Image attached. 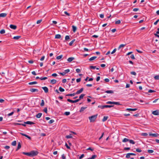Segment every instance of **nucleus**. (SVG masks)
I'll return each instance as SVG.
<instances>
[{"label":"nucleus","mask_w":159,"mask_h":159,"mask_svg":"<svg viewBox=\"0 0 159 159\" xmlns=\"http://www.w3.org/2000/svg\"><path fill=\"white\" fill-rule=\"evenodd\" d=\"M43 111L46 113H47V107H45L44 108V110H43Z\"/></svg>","instance_id":"64"},{"label":"nucleus","mask_w":159,"mask_h":159,"mask_svg":"<svg viewBox=\"0 0 159 159\" xmlns=\"http://www.w3.org/2000/svg\"><path fill=\"white\" fill-rule=\"evenodd\" d=\"M30 91L31 92H38V90L37 89H30Z\"/></svg>","instance_id":"11"},{"label":"nucleus","mask_w":159,"mask_h":159,"mask_svg":"<svg viewBox=\"0 0 159 159\" xmlns=\"http://www.w3.org/2000/svg\"><path fill=\"white\" fill-rule=\"evenodd\" d=\"M16 141H14L11 143V145L13 146H16Z\"/></svg>","instance_id":"38"},{"label":"nucleus","mask_w":159,"mask_h":159,"mask_svg":"<svg viewBox=\"0 0 159 159\" xmlns=\"http://www.w3.org/2000/svg\"><path fill=\"white\" fill-rule=\"evenodd\" d=\"M75 95H76V94H75V93H72V94H66V96H74Z\"/></svg>","instance_id":"28"},{"label":"nucleus","mask_w":159,"mask_h":159,"mask_svg":"<svg viewBox=\"0 0 159 159\" xmlns=\"http://www.w3.org/2000/svg\"><path fill=\"white\" fill-rule=\"evenodd\" d=\"M129 139H128L125 138L122 140V142H126L129 141Z\"/></svg>","instance_id":"31"},{"label":"nucleus","mask_w":159,"mask_h":159,"mask_svg":"<svg viewBox=\"0 0 159 159\" xmlns=\"http://www.w3.org/2000/svg\"><path fill=\"white\" fill-rule=\"evenodd\" d=\"M59 90L60 92H63L65 91L64 89L62 88L61 87H60L59 88Z\"/></svg>","instance_id":"35"},{"label":"nucleus","mask_w":159,"mask_h":159,"mask_svg":"<svg viewBox=\"0 0 159 159\" xmlns=\"http://www.w3.org/2000/svg\"><path fill=\"white\" fill-rule=\"evenodd\" d=\"M87 108V107H81L80 111V112H81L83 111H84V110Z\"/></svg>","instance_id":"15"},{"label":"nucleus","mask_w":159,"mask_h":159,"mask_svg":"<svg viewBox=\"0 0 159 159\" xmlns=\"http://www.w3.org/2000/svg\"><path fill=\"white\" fill-rule=\"evenodd\" d=\"M22 153L25 155L29 157H34L36 156L38 154V152L36 151H31L30 152H23Z\"/></svg>","instance_id":"1"},{"label":"nucleus","mask_w":159,"mask_h":159,"mask_svg":"<svg viewBox=\"0 0 159 159\" xmlns=\"http://www.w3.org/2000/svg\"><path fill=\"white\" fill-rule=\"evenodd\" d=\"M105 92L107 93H114V92L112 90H107Z\"/></svg>","instance_id":"25"},{"label":"nucleus","mask_w":159,"mask_h":159,"mask_svg":"<svg viewBox=\"0 0 159 159\" xmlns=\"http://www.w3.org/2000/svg\"><path fill=\"white\" fill-rule=\"evenodd\" d=\"M63 57V55H60L59 56H57L56 57V59L57 60H59L61 59Z\"/></svg>","instance_id":"36"},{"label":"nucleus","mask_w":159,"mask_h":159,"mask_svg":"<svg viewBox=\"0 0 159 159\" xmlns=\"http://www.w3.org/2000/svg\"><path fill=\"white\" fill-rule=\"evenodd\" d=\"M44 101L43 100H41V102L40 104V106L41 107H43V106H44Z\"/></svg>","instance_id":"33"},{"label":"nucleus","mask_w":159,"mask_h":159,"mask_svg":"<svg viewBox=\"0 0 159 159\" xmlns=\"http://www.w3.org/2000/svg\"><path fill=\"white\" fill-rule=\"evenodd\" d=\"M97 157V156L96 155H93L92 156V157L90 158H88L87 159H94L96 158Z\"/></svg>","instance_id":"27"},{"label":"nucleus","mask_w":159,"mask_h":159,"mask_svg":"<svg viewBox=\"0 0 159 159\" xmlns=\"http://www.w3.org/2000/svg\"><path fill=\"white\" fill-rule=\"evenodd\" d=\"M120 20H118L117 21H116L115 24H119L120 23Z\"/></svg>","instance_id":"51"},{"label":"nucleus","mask_w":159,"mask_h":159,"mask_svg":"<svg viewBox=\"0 0 159 159\" xmlns=\"http://www.w3.org/2000/svg\"><path fill=\"white\" fill-rule=\"evenodd\" d=\"M98 115L97 114L89 117V118L90 122H94L97 117Z\"/></svg>","instance_id":"2"},{"label":"nucleus","mask_w":159,"mask_h":159,"mask_svg":"<svg viewBox=\"0 0 159 159\" xmlns=\"http://www.w3.org/2000/svg\"><path fill=\"white\" fill-rule=\"evenodd\" d=\"M10 146H6L4 147V148L7 149H9L10 148Z\"/></svg>","instance_id":"62"},{"label":"nucleus","mask_w":159,"mask_h":159,"mask_svg":"<svg viewBox=\"0 0 159 159\" xmlns=\"http://www.w3.org/2000/svg\"><path fill=\"white\" fill-rule=\"evenodd\" d=\"M42 88L44 90V92L45 93H47L48 92V88L46 87H42Z\"/></svg>","instance_id":"9"},{"label":"nucleus","mask_w":159,"mask_h":159,"mask_svg":"<svg viewBox=\"0 0 159 159\" xmlns=\"http://www.w3.org/2000/svg\"><path fill=\"white\" fill-rule=\"evenodd\" d=\"M42 21V19H40V20H39L37 21L36 23H37V24H39V23H40Z\"/></svg>","instance_id":"56"},{"label":"nucleus","mask_w":159,"mask_h":159,"mask_svg":"<svg viewBox=\"0 0 159 159\" xmlns=\"http://www.w3.org/2000/svg\"><path fill=\"white\" fill-rule=\"evenodd\" d=\"M126 110L129 111H135L137 110V108H127L126 109Z\"/></svg>","instance_id":"17"},{"label":"nucleus","mask_w":159,"mask_h":159,"mask_svg":"<svg viewBox=\"0 0 159 159\" xmlns=\"http://www.w3.org/2000/svg\"><path fill=\"white\" fill-rule=\"evenodd\" d=\"M154 78L155 80H159V75H157L155 76L154 77Z\"/></svg>","instance_id":"43"},{"label":"nucleus","mask_w":159,"mask_h":159,"mask_svg":"<svg viewBox=\"0 0 159 159\" xmlns=\"http://www.w3.org/2000/svg\"><path fill=\"white\" fill-rule=\"evenodd\" d=\"M47 79V77H44L43 78L41 77L40 79L41 80H45Z\"/></svg>","instance_id":"54"},{"label":"nucleus","mask_w":159,"mask_h":159,"mask_svg":"<svg viewBox=\"0 0 159 159\" xmlns=\"http://www.w3.org/2000/svg\"><path fill=\"white\" fill-rule=\"evenodd\" d=\"M97 57L96 56L93 57H91L89 59V60L90 61H92V60H93L95 59Z\"/></svg>","instance_id":"32"},{"label":"nucleus","mask_w":159,"mask_h":159,"mask_svg":"<svg viewBox=\"0 0 159 159\" xmlns=\"http://www.w3.org/2000/svg\"><path fill=\"white\" fill-rule=\"evenodd\" d=\"M5 32V30L4 29H2V30L0 31V33L1 34H4Z\"/></svg>","instance_id":"39"},{"label":"nucleus","mask_w":159,"mask_h":159,"mask_svg":"<svg viewBox=\"0 0 159 159\" xmlns=\"http://www.w3.org/2000/svg\"><path fill=\"white\" fill-rule=\"evenodd\" d=\"M65 146L68 149H70V147L66 143H65Z\"/></svg>","instance_id":"58"},{"label":"nucleus","mask_w":159,"mask_h":159,"mask_svg":"<svg viewBox=\"0 0 159 159\" xmlns=\"http://www.w3.org/2000/svg\"><path fill=\"white\" fill-rule=\"evenodd\" d=\"M66 138H67V139H69V138H72V136H71V134H70L69 135H66Z\"/></svg>","instance_id":"37"},{"label":"nucleus","mask_w":159,"mask_h":159,"mask_svg":"<svg viewBox=\"0 0 159 159\" xmlns=\"http://www.w3.org/2000/svg\"><path fill=\"white\" fill-rule=\"evenodd\" d=\"M75 59L74 57H70L67 60L68 61L70 62Z\"/></svg>","instance_id":"13"},{"label":"nucleus","mask_w":159,"mask_h":159,"mask_svg":"<svg viewBox=\"0 0 159 159\" xmlns=\"http://www.w3.org/2000/svg\"><path fill=\"white\" fill-rule=\"evenodd\" d=\"M90 68L91 69H94L96 68V66H90Z\"/></svg>","instance_id":"55"},{"label":"nucleus","mask_w":159,"mask_h":159,"mask_svg":"<svg viewBox=\"0 0 159 159\" xmlns=\"http://www.w3.org/2000/svg\"><path fill=\"white\" fill-rule=\"evenodd\" d=\"M37 83V82L36 81H34L33 82H30L28 83L29 85H32L34 84H36Z\"/></svg>","instance_id":"29"},{"label":"nucleus","mask_w":159,"mask_h":159,"mask_svg":"<svg viewBox=\"0 0 159 159\" xmlns=\"http://www.w3.org/2000/svg\"><path fill=\"white\" fill-rule=\"evenodd\" d=\"M130 58L133 59H135V58L133 54H132L131 55Z\"/></svg>","instance_id":"59"},{"label":"nucleus","mask_w":159,"mask_h":159,"mask_svg":"<svg viewBox=\"0 0 159 159\" xmlns=\"http://www.w3.org/2000/svg\"><path fill=\"white\" fill-rule=\"evenodd\" d=\"M7 14L5 13H2L0 14V17H4L6 16Z\"/></svg>","instance_id":"14"},{"label":"nucleus","mask_w":159,"mask_h":159,"mask_svg":"<svg viewBox=\"0 0 159 159\" xmlns=\"http://www.w3.org/2000/svg\"><path fill=\"white\" fill-rule=\"evenodd\" d=\"M24 123H26L27 124H29V125H32V124H34V123L32 121H27L26 122H24Z\"/></svg>","instance_id":"12"},{"label":"nucleus","mask_w":159,"mask_h":159,"mask_svg":"<svg viewBox=\"0 0 159 159\" xmlns=\"http://www.w3.org/2000/svg\"><path fill=\"white\" fill-rule=\"evenodd\" d=\"M152 114L154 115H159V111L158 110H157L153 111L152 112Z\"/></svg>","instance_id":"6"},{"label":"nucleus","mask_w":159,"mask_h":159,"mask_svg":"<svg viewBox=\"0 0 159 159\" xmlns=\"http://www.w3.org/2000/svg\"><path fill=\"white\" fill-rule=\"evenodd\" d=\"M130 74L131 75H136V73L134 71H132L130 72Z\"/></svg>","instance_id":"48"},{"label":"nucleus","mask_w":159,"mask_h":159,"mask_svg":"<svg viewBox=\"0 0 159 159\" xmlns=\"http://www.w3.org/2000/svg\"><path fill=\"white\" fill-rule=\"evenodd\" d=\"M107 104H115L117 105H121L120 102H114L111 101H108L106 102Z\"/></svg>","instance_id":"4"},{"label":"nucleus","mask_w":159,"mask_h":159,"mask_svg":"<svg viewBox=\"0 0 159 159\" xmlns=\"http://www.w3.org/2000/svg\"><path fill=\"white\" fill-rule=\"evenodd\" d=\"M148 152L149 153H152L154 151L152 150H148Z\"/></svg>","instance_id":"45"},{"label":"nucleus","mask_w":159,"mask_h":159,"mask_svg":"<svg viewBox=\"0 0 159 159\" xmlns=\"http://www.w3.org/2000/svg\"><path fill=\"white\" fill-rule=\"evenodd\" d=\"M42 115V113H38L36 116V117L37 118H40V117H41V116Z\"/></svg>","instance_id":"24"},{"label":"nucleus","mask_w":159,"mask_h":159,"mask_svg":"<svg viewBox=\"0 0 159 159\" xmlns=\"http://www.w3.org/2000/svg\"><path fill=\"white\" fill-rule=\"evenodd\" d=\"M136 151L138 152H142L141 150L139 148H137L136 150Z\"/></svg>","instance_id":"41"},{"label":"nucleus","mask_w":159,"mask_h":159,"mask_svg":"<svg viewBox=\"0 0 159 159\" xmlns=\"http://www.w3.org/2000/svg\"><path fill=\"white\" fill-rule=\"evenodd\" d=\"M126 45L125 44H120L118 48V49L119 50L120 48L124 47Z\"/></svg>","instance_id":"21"},{"label":"nucleus","mask_w":159,"mask_h":159,"mask_svg":"<svg viewBox=\"0 0 159 159\" xmlns=\"http://www.w3.org/2000/svg\"><path fill=\"white\" fill-rule=\"evenodd\" d=\"M10 27L11 28L13 29V30L16 29L17 28V26L16 25H10Z\"/></svg>","instance_id":"10"},{"label":"nucleus","mask_w":159,"mask_h":159,"mask_svg":"<svg viewBox=\"0 0 159 159\" xmlns=\"http://www.w3.org/2000/svg\"><path fill=\"white\" fill-rule=\"evenodd\" d=\"M61 158L62 159H66V157L64 154H63L61 155Z\"/></svg>","instance_id":"60"},{"label":"nucleus","mask_w":159,"mask_h":159,"mask_svg":"<svg viewBox=\"0 0 159 159\" xmlns=\"http://www.w3.org/2000/svg\"><path fill=\"white\" fill-rule=\"evenodd\" d=\"M130 155L129 153H128L126 154V157L127 158H129L130 157Z\"/></svg>","instance_id":"47"},{"label":"nucleus","mask_w":159,"mask_h":159,"mask_svg":"<svg viewBox=\"0 0 159 159\" xmlns=\"http://www.w3.org/2000/svg\"><path fill=\"white\" fill-rule=\"evenodd\" d=\"M70 39V36L68 35H66L65 37V39L66 40H67Z\"/></svg>","instance_id":"40"},{"label":"nucleus","mask_w":159,"mask_h":159,"mask_svg":"<svg viewBox=\"0 0 159 159\" xmlns=\"http://www.w3.org/2000/svg\"><path fill=\"white\" fill-rule=\"evenodd\" d=\"M54 121V120H53L52 119L50 120L49 122L48 123L49 124H52L53 123Z\"/></svg>","instance_id":"52"},{"label":"nucleus","mask_w":159,"mask_h":159,"mask_svg":"<svg viewBox=\"0 0 159 159\" xmlns=\"http://www.w3.org/2000/svg\"><path fill=\"white\" fill-rule=\"evenodd\" d=\"M84 90V88H83L80 89L79 90H78L76 93H75L76 94H79L81 93Z\"/></svg>","instance_id":"7"},{"label":"nucleus","mask_w":159,"mask_h":159,"mask_svg":"<svg viewBox=\"0 0 159 159\" xmlns=\"http://www.w3.org/2000/svg\"><path fill=\"white\" fill-rule=\"evenodd\" d=\"M85 96V94H82L79 97V99L80 100L81 99L83 98Z\"/></svg>","instance_id":"19"},{"label":"nucleus","mask_w":159,"mask_h":159,"mask_svg":"<svg viewBox=\"0 0 159 159\" xmlns=\"http://www.w3.org/2000/svg\"><path fill=\"white\" fill-rule=\"evenodd\" d=\"M70 70L69 69H68L65 70L64 72L65 73V74H66V73L69 72H70Z\"/></svg>","instance_id":"44"},{"label":"nucleus","mask_w":159,"mask_h":159,"mask_svg":"<svg viewBox=\"0 0 159 159\" xmlns=\"http://www.w3.org/2000/svg\"><path fill=\"white\" fill-rule=\"evenodd\" d=\"M64 13L68 16H70V14L66 11H65L64 12Z\"/></svg>","instance_id":"61"},{"label":"nucleus","mask_w":159,"mask_h":159,"mask_svg":"<svg viewBox=\"0 0 159 159\" xmlns=\"http://www.w3.org/2000/svg\"><path fill=\"white\" fill-rule=\"evenodd\" d=\"M20 134H21V135L25 136L27 138L30 140H31V137H30L29 136H28V135H27L25 134L22 133H20Z\"/></svg>","instance_id":"5"},{"label":"nucleus","mask_w":159,"mask_h":159,"mask_svg":"<svg viewBox=\"0 0 159 159\" xmlns=\"http://www.w3.org/2000/svg\"><path fill=\"white\" fill-rule=\"evenodd\" d=\"M21 144L20 142H19L18 143V145L17 147V148L16 149V151H17L19 149H20L21 148Z\"/></svg>","instance_id":"16"},{"label":"nucleus","mask_w":159,"mask_h":159,"mask_svg":"<svg viewBox=\"0 0 159 159\" xmlns=\"http://www.w3.org/2000/svg\"><path fill=\"white\" fill-rule=\"evenodd\" d=\"M72 30L74 32H75L77 30V27L74 25L72 26Z\"/></svg>","instance_id":"18"},{"label":"nucleus","mask_w":159,"mask_h":159,"mask_svg":"<svg viewBox=\"0 0 159 159\" xmlns=\"http://www.w3.org/2000/svg\"><path fill=\"white\" fill-rule=\"evenodd\" d=\"M149 135L151 136L154 137H157L159 135V134L157 133L156 134H149Z\"/></svg>","instance_id":"8"},{"label":"nucleus","mask_w":159,"mask_h":159,"mask_svg":"<svg viewBox=\"0 0 159 159\" xmlns=\"http://www.w3.org/2000/svg\"><path fill=\"white\" fill-rule=\"evenodd\" d=\"M108 118V117L107 116H104L103 117V119H102V121L103 122H104L107 120Z\"/></svg>","instance_id":"22"},{"label":"nucleus","mask_w":159,"mask_h":159,"mask_svg":"<svg viewBox=\"0 0 159 159\" xmlns=\"http://www.w3.org/2000/svg\"><path fill=\"white\" fill-rule=\"evenodd\" d=\"M21 124L22 123H14V125H21Z\"/></svg>","instance_id":"50"},{"label":"nucleus","mask_w":159,"mask_h":159,"mask_svg":"<svg viewBox=\"0 0 159 159\" xmlns=\"http://www.w3.org/2000/svg\"><path fill=\"white\" fill-rule=\"evenodd\" d=\"M148 135V134L147 133H142L141 134V135L142 136H147Z\"/></svg>","instance_id":"53"},{"label":"nucleus","mask_w":159,"mask_h":159,"mask_svg":"<svg viewBox=\"0 0 159 159\" xmlns=\"http://www.w3.org/2000/svg\"><path fill=\"white\" fill-rule=\"evenodd\" d=\"M76 72L78 73H80L81 71L80 70V69H78V68L76 69Z\"/></svg>","instance_id":"57"},{"label":"nucleus","mask_w":159,"mask_h":159,"mask_svg":"<svg viewBox=\"0 0 159 159\" xmlns=\"http://www.w3.org/2000/svg\"><path fill=\"white\" fill-rule=\"evenodd\" d=\"M67 101H68V102H71V103H74V100H71L70 99H67Z\"/></svg>","instance_id":"46"},{"label":"nucleus","mask_w":159,"mask_h":159,"mask_svg":"<svg viewBox=\"0 0 159 159\" xmlns=\"http://www.w3.org/2000/svg\"><path fill=\"white\" fill-rule=\"evenodd\" d=\"M57 82V80L54 79L52 80H51L50 82L52 84H55Z\"/></svg>","instance_id":"20"},{"label":"nucleus","mask_w":159,"mask_h":159,"mask_svg":"<svg viewBox=\"0 0 159 159\" xmlns=\"http://www.w3.org/2000/svg\"><path fill=\"white\" fill-rule=\"evenodd\" d=\"M116 48H115L111 52V54H113L114 53L116 52Z\"/></svg>","instance_id":"63"},{"label":"nucleus","mask_w":159,"mask_h":159,"mask_svg":"<svg viewBox=\"0 0 159 159\" xmlns=\"http://www.w3.org/2000/svg\"><path fill=\"white\" fill-rule=\"evenodd\" d=\"M75 40L74 39L71 41L69 43V45L70 46H71L72 45L74 42L75 41Z\"/></svg>","instance_id":"30"},{"label":"nucleus","mask_w":159,"mask_h":159,"mask_svg":"<svg viewBox=\"0 0 159 159\" xmlns=\"http://www.w3.org/2000/svg\"><path fill=\"white\" fill-rule=\"evenodd\" d=\"M130 143L134 144L135 143V142L133 140H129V141Z\"/></svg>","instance_id":"34"},{"label":"nucleus","mask_w":159,"mask_h":159,"mask_svg":"<svg viewBox=\"0 0 159 159\" xmlns=\"http://www.w3.org/2000/svg\"><path fill=\"white\" fill-rule=\"evenodd\" d=\"M61 38V35L59 34H56L55 36V38L59 39Z\"/></svg>","instance_id":"23"},{"label":"nucleus","mask_w":159,"mask_h":159,"mask_svg":"<svg viewBox=\"0 0 159 159\" xmlns=\"http://www.w3.org/2000/svg\"><path fill=\"white\" fill-rule=\"evenodd\" d=\"M155 91H156L155 90H152V89H150L148 91V93H151L152 92H155Z\"/></svg>","instance_id":"49"},{"label":"nucleus","mask_w":159,"mask_h":159,"mask_svg":"<svg viewBox=\"0 0 159 159\" xmlns=\"http://www.w3.org/2000/svg\"><path fill=\"white\" fill-rule=\"evenodd\" d=\"M70 114V112L66 111L64 113V115L66 116H68Z\"/></svg>","instance_id":"42"},{"label":"nucleus","mask_w":159,"mask_h":159,"mask_svg":"<svg viewBox=\"0 0 159 159\" xmlns=\"http://www.w3.org/2000/svg\"><path fill=\"white\" fill-rule=\"evenodd\" d=\"M21 37V36H14L13 38V39L16 40H18Z\"/></svg>","instance_id":"26"},{"label":"nucleus","mask_w":159,"mask_h":159,"mask_svg":"<svg viewBox=\"0 0 159 159\" xmlns=\"http://www.w3.org/2000/svg\"><path fill=\"white\" fill-rule=\"evenodd\" d=\"M114 107L113 105H99L98 106V108H100L101 109H104L105 108L107 107Z\"/></svg>","instance_id":"3"}]
</instances>
